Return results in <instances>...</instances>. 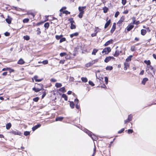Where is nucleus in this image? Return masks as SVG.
I'll list each match as a JSON object with an SVG mask.
<instances>
[{"mask_svg": "<svg viewBox=\"0 0 156 156\" xmlns=\"http://www.w3.org/2000/svg\"><path fill=\"white\" fill-rule=\"evenodd\" d=\"M35 87L33 88L32 90L35 92H38L41 90H45L43 88V85L42 84L36 83L35 84Z\"/></svg>", "mask_w": 156, "mask_h": 156, "instance_id": "obj_1", "label": "nucleus"}, {"mask_svg": "<svg viewBox=\"0 0 156 156\" xmlns=\"http://www.w3.org/2000/svg\"><path fill=\"white\" fill-rule=\"evenodd\" d=\"M82 130L87 133L92 139L93 140H94L96 138V136L95 135L89 130L85 128H83Z\"/></svg>", "mask_w": 156, "mask_h": 156, "instance_id": "obj_2", "label": "nucleus"}, {"mask_svg": "<svg viewBox=\"0 0 156 156\" xmlns=\"http://www.w3.org/2000/svg\"><path fill=\"white\" fill-rule=\"evenodd\" d=\"M111 51L110 47H107L104 48L102 51V53L104 54H108Z\"/></svg>", "mask_w": 156, "mask_h": 156, "instance_id": "obj_3", "label": "nucleus"}, {"mask_svg": "<svg viewBox=\"0 0 156 156\" xmlns=\"http://www.w3.org/2000/svg\"><path fill=\"white\" fill-rule=\"evenodd\" d=\"M133 115L132 114H130L128 116V118L124 120V124H126L127 122H130L132 120Z\"/></svg>", "mask_w": 156, "mask_h": 156, "instance_id": "obj_4", "label": "nucleus"}, {"mask_svg": "<svg viewBox=\"0 0 156 156\" xmlns=\"http://www.w3.org/2000/svg\"><path fill=\"white\" fill-rule=\"evenodd\" d=\"M12 133L13 134L15 135H19L21 136L22 134V133L19 131L17 130H12V131L10 130V133Z\"/></svg>", "mask_w": 156, "mask_h": 156, "instance_id": "obj_5", "label": "nucleus"}, {"mask_svg": "<svg viewBox=\"0 0 156 156\" xmlns=\"http://www.w3.org/2000/svg\"><path fill=\"white\" fill-rule=\"evenodd\" d=\"M112 59H115V58L113 56H109L107 57L104 60L105 62L106 63L108 62L109 61Z\"/></svg>", "mask_w": 156, "mask_h": 156, "instance_id": "obj_6", "label": "nucleus"}, {"mask_svg": "<svg viewBox=\"0 0 156 156\" xmlns=\"http://www.w3.org/2000/svg\"><path fill=\"white\" fill-rule=\"evenodd\" d=\"M41 126L40 124H38L37 125L34 126L32 128V130L33 131H34L38 128L40 127Z\"/></svg>", "mask_w": 156, "mask_h": 156, "instance_id": "obj_7", "label": "nucleus"}, {"mask_svg": "<svg viewBox=\"0 0 156 156\" xmlns=\"http://www.w3.org/2000/svg\"><path fill=\"white\" fill-rule=\"evenodd\" d=\"M147 67L148 69L151 70L153 72L154 75L155 74V69L151 65L148 66H147Z\"/></svg>", "mask_w": 156, "mask_h": 156, "instance_id": "obj_8", "label": "nucleus"}, {"mask_svg": "<svg viewBox=\"0 0 156 156\" xmlns=\"http://www.w3.org/2000/svg\"><path fill=\"white\" fill-rule=\"evenodd\" d=\"M86 8V7L83 6V7H79L78 8V9L79 11L80 12H83L84 13V11L83 10Z\"/></svg>", "mask_w": 156, "mask_h": 156, "instance_id": "obj_9", "label": "nucleus"}, {"mask_svg": "<svg viewBox=\"0 0 156 156\" xmlns=\"http://www.w3.org/2000/svg\"><path fill=\"white\" fill-rule=\"evenodd\" d=\"M83 45L82 44H78L77 46L75 48V49H80V50H82L83 49Z\"/></svg>", "mask_w": 156, "mask_h": 156, "instance_id": "obj_10", "label": "nucleus"}, {"mask_svg": "<svg viewBox=\"0 0 156 156\" xmlns=\"http://www.w3.org/2000/svg\"><path fill=\"white\" fill-rule=\"evenodd\" d=\"M25 63V62L22 58H20L18 61L17 63L18 64L22 65Z\"/></svg>", "mask_w": 156, "mask_h": 156, "instance_id": "obj_11", "label": "nucleus"}, {"mask_svg": "<svg viewBox=\"0 0 156 156\" xmlns=\"http://www.w3.org/2000/svg\"><path fill=\"white\" fill-rule=\"evenodd\" d=\"M124 70H127V68L129 67V64L128 63L125 62L124 63Z\"/></svg>", "mask_w": 156, "mask_h": 156, "instance_id": "obj_12", "label": "nucleus"}, {"mask_svg": "<svg viewBox=\"0 0 156 156\" xmlns=\"http://www.w3.org/2000/svg\"><path fill=\"white\" fill-rule=\"evenodd\" d=\"M148 80V79L147 78H144L142 81L141 82V83L143 85H145V84L146 82Z\"/></svg>", "mask_w": 156, "mask_h": 156, "instance_id": "obj_13", "label": "nucleus"}, {"mask_svg": "<svg viewBox=\"0 0 156 156\" xmlns=\"http://www.w3.org/2000/svg\"><path fill=\"white\" fill-rule=\"evenodd\" d=\"M64 119L62 117H58L55 118V120L56 121H62Z\"/></svg>", "mask_w": 156, "mask_h": 156, "instance_id": "obj_14", "label": "nucleus"}, {"mask_svg": "<svg viewBox=\"0 0 156 156\" xmlns=\"http://www.w3.org/2000/svg\"><path fill=\"white\" fill-rule=\"evenodd\" d=\"M115 28H116V23H114L113 25L112 28L111 30V31L112 33H113L114 31L115 30Z\"/></svg>", "mask_w": 156, "mask_h": 156, "instance_id": "obj_15", "label": "nucleus"}, {"mask_svg": "<svg viewBox=\"0 0 156 156\" xmlns=\"http://www.w3.org/2000/svg\"><path fill=\"white\" fill-rule=\"evenodd\" d=\"M70 102V106L72 108H74L75 105L73 102L72 101H69Z\"/></svg>", "mask_w": 156, "mask_h": 156, "instance_id": "obj_16", "label": "nucleus"}, {"mask_svg": "<svg viewBox=\"0 0 156 156\" xmlns=\"http://www.w3.org/2000/svg\"><path fill=\"white\" fill-rule=\"evenodd\" d=\"M133 57L132 55H130L128 56L127 58L126 59V61L127 62H129L131 61L132 58Z\"/></svg>", "mask_w": 156, "mask_h": 156, "instance_id": "obj_17", "label": "nucleus"}, {"mask_svg": "<svg viewBox=\"0 0 156 156\" xmlns=\"http://www.w3.org/2000/svg\"><path fill=\"white\" fill-rule=\"evenodd\" d=\"M144 62L147 65V66H149L151 64V62L150 60H145L144 61Z\"/></svg>", "mask_w": 156, "mask_h": 156, "instance_id": "obj_18", "label": "nucleus"}, {"mask_svg": "<svg viewBox=\"0 0 156 156\" xmlns=\"http://www.w3.org/2000/svg\"><path fill=\"white\" fill-rule=\"evenodd\" d=\"M113 41V40H110L109 41H107L105 44H104L105 46H107L109 44L111 43H112V41Z\"/></svg>", "mask_w": 156, "mask_h": 156, "instance_id": "obj_19", "label": "nucleus"}, {"mask_svg": "<svg viewBox=\"0 0 156 156\" xmlns=\"http://www.w3.org/2000/svg\"><path fill=\"white\" fill-rule=\"evenodd\" d=\"M62 97L64 98L65 101H67L68 100V97L65 94H63L62 95Z\"/></svg>", "mask_w": 156, "mask_h": 156, "instance_id": "obj_20", "label": "nucleus"}, {"mask_svg": "<svg viewBox=\"0 0 156 156\" xmlns=\"http://www.w3.org/2000/svg\"><path fill=\"white\" fill-rule=\"evenodd\" d=\"M63 36L62 35H61L59 36L56 35L55 37L56 39H66L65 38L62 37Z\"/></svg>", "mask_w": 156, "mask_h": 156, "instance_id": "obj_21", "label": "nucleus"}, {"mask_svg": "<svg viewBox=\"0 0 156 156\" xmlns=\"http://www.w3.org/2000/svg\"><path fill=\"white\" fill-rule=\"evenodd\" d=\"M98 49H96V48H94L93 50V51L92 52V55H95L96 54V53L98 52Z\"/></svg>", "mask_w": 156, "mask_h": 156, "instance_id": "obj_22", "label": "nucleus"}, {"mask_svg": "<svg viewBox=\"0 0 156 156\" xmlns=\"http://www.w3.org/2000/svg\"><path fill=\"white\" fill-rule=\"evenodd\" d=\"M110 23V20H109L108 21L105 25V28H107Z\"/></svg>", "mask_w": 156, "mask_h": 156, "instance_id": "obj_23", "label": "nucleus"}, {"mask_svg": "<svg viewBox=\"0 0 156 156\" xmlns=\"http://www.w3.org/2000/svg\"><path fill=\"white\" fill-rule=\"evenodd\" d=\"M81 80L82 82L84 83L87 82L88 80L86 77H82L81 78Z\"/></svg>", "mask_w": 156, "mask_h": 156, "instance_id": "obj_24", "label": "nucleus"}, {"mask_svg": "<svg viewBox=\"0 0 156 156\" xmlns=\"http://www.w3.org/2000/svg\"><path fill=\"white\" fill-rule=\"evenodd\" d=\"M120 54L119 51L117 50H116L115 52V54L114 55V56L115 57H117Z\"/></svg>", "mask_w": 156, "mask_h": 156, "instance_id": "obj_25", "label": "nucleus"}, {"mask_svg": "<svg viewBox=\"0 0 156 156\" xmlns=\"http://www.w3.org/2000/svg\"><path fill=\"white\" fill-rule=\"evenodd\" d=\"M98 79L100 83L102 84L103 83V77H98Z\"/></svg>", "mask_w": 156, "mask_h": 156, "instance_id": "obj_26", "label": "nucleus"}, {"mask_svg": "<svg viewBox=\"0 0 156 156\" xmlns=\"http://www.w3.org/2000/svg\"><path fill=\"white\" fill-rule=\"evenodd\" d=\"M62 84L61 83H56L55 84V86L57 88H59L62 87Z\"/></svg>", "mask_w": 156, "mask_h": 156, "instance_id": "obj_27", "label": "nucleus"}, {"mask_svg": "<svg viewBox=\"0 0 156 156\" xmlns=\"http://www.w3.org/2000/svg\"><path fill=\"white\" fill-rule=\"evenodd\" d=\"M59 90L61 92L64 93L66 92L65 88L64 87L61 88L59 89Z\"/></svg>", "mask_w": 156, "mask_h": 156, "instance_id": "obj_28", "label": "nucleus"}, {"mask_svg": "<svg viewBox=\"0 0 156 156\" xmlns=\"http://www.w3.org/2000/svg\"><path fill=\"white\" fill-rule=\"evenodd\" d=\"M113 69L112 66H108L106 68V69L107 70H111Z\"/></svg>", "mask_w": 156, "mask_h": 156, "instance_id": "obj_29", "label": "nucleus"}, {"mask_svg": "<svg viewBox=\"0 0 156 156\" xmlns=\"http://www.w3.org/2000/svg\"><path fill=\"white\" fill-rule=\"evenodd\" d=\"M146 33V30H145L142 29L141 30V34L143 35H144Z\"/></svg>", "mask_w": 156, "mask_h": 156, "instance_id": "obj_30", "label": "nucleus"}, {"mask_svg": "<svg viewBox=\"0 0 156 156\" xmlns=\"http://www.w3.org/2000/svg\"><path fill=\"white\" fill-rule=\"evenodd\" d=\"M78 33H76L74 34H73L71 35H70V37L72 38L73 37L75 36H78Z\"/></svg>", "mask_w": 156, "mask_h": 156, "instance_id": "obj_31", "label": "nucleus"}, {"mask_svg": "<svg viewBox=\"0 0 156 156\" xmlns=\"http://www.w3.org/2000/svg\"><path fill=\"white\" fill-rule=\"evenodd\" d=\"M30 132L28 131H25L24 133V134L25 136L29 135L30 134Z\"/></svg>", "mask_w": 156, "mask_h": 156, "instance_id": "obj_32", "label": "nucleus"}, {"mask_svg": "<svg viewBox=\"0 0 156 156\" xmlns=\"http://www.w3.org/2000/svg\"><path fill=\"white\" fill-rule=\"evenodd\" d=\"M133 25H130L127 27V30L128 31H130L131 30L133 27Z\"/></svg>", "mask_w": 156, "mask_h": 156, "instance_id": "obj_33", "label": "nucleus"}, {"mask_svg": "<svg viewBox=\"0 0 156 156\" xmlns=\"http://www.w3.org/2000/svg\"><path fill=\"white\" fill-rule=\"evenodd\" d=\"M103 9L104 12L105 13H106L108 10V8L106 7H105L103 8Z\"/></svg>", "mask_w": 156, "mask_h": 156, "instance_id": "obj_34", "label": "nucleus"}, {"mask_svg": "<svg viewBox=\"0 0 156 156\" xmlns=\"http://www.w3.org/2000/svg\"><path fill=\"white\" fill-rule=\"evenodd\" d=\"M105 82L106 84H107L108 83V78L107 76H105Z\"/></svg>", "mask_w": 156, "mask_h": 156, "instance_id": "obj_35", "label": "nucleus"}, {"mask_svg": "<svg viewBox=\"0 0 156 156\" xmlns=\"http://www.w3.org/2000/svg\"><path fill=\"white\" fill-rule=\"evenodd\" d=\"M135 46L133 45L131 47L130 50L132 51H135Z\"/></svg>", "mask_w": 156, "mask_h": 156, "instance_id": "obj_36", "label": "nucleus"}, {"mask_svg": "<svg viewBox=\"0 0 156 156\" xmlns=\"http://www.w3.org/2000/svg\"><path fill=\"white\" fill-rule=\"evenodd\" d=\"M39 100V98L38 97H35L33 99V101L36 102H37Z\"/></svg>", "mask_w": 156, "mask_h": 156, "instance_id": "obj_37", "label": "nucleus"}, {"mask_svg": "<svg viewBox=\"0 0 156 156\" xmlns=\"http://www.w3.org/2000/svg\"><path fill=\"white\" fill-rule=\"evenodd\" d=\"M70 28L71 29H74L76 28V26L73 23H71Z\"/></svg>", "mask_w": 156, "mask_h": 156, "instance_id": "obj_38", "label": "nucleus"}, {"mask_svg": "<svg viewBox=\"0 0 156 156\" xmlns=\"http://www.w3.org/2000/svg\"><path fill=\"white\" fill-rule=\"evenodd\" d=\"M66 55V52H62L60 53V55L61 57H63L65 55Z\"/></svg>", "mask_w": 156, "mask_h": 156, "instance_id": "obj_39", "label": "nucleus"}, {"mask_svg": "<svg viewBox=\"0 0 156 156\" xmlns=\"http://www.w3.org/2000/svg\"><path fill=\"white\" fill-rule=\"evenodd\" d=\"M92 63L91 62H90L89 63H87L86 65V66L87 67H88L92 65Z\"/></svg>", "mask_w": 156, "mask_h": 156, "instance_id": "obj_40", "label": "nucleus"}, {"mask_svg": "<svg viewBox=\"0 0 156 156\" xmlns=\"http://www.w3.org/2000/svg\"><path fill=\"white\" fill-rule=\"evenodd\" d=\"M6 129H10V122L6 124Z\"/></svg>", "mask_w": 156, "mask_h": 156, "instance_id": "obj_41", "label": "nucleus"}, {"mask_svg": "<svg viewBox=\"0 0 156 156\" xmlns=\"http://www.w3.org/2000/svg\"><path fill=\"white\" fill-rule=\"evenodd\" d=\"M88 83L89 84L91 85L92 86H94V83L91 81H89Z\"/></svg>", "mask_w": 156, "mask_h": 156, "instance_id": "obj_42", "label": "nucleus"}, {"mask_svg": "<svg viewBox=\"0 0 156 156\" xmlns=\"http://www.w3.org/2000/svg\"><path fill=\"white\" fill-rule=\"evenodd\" d=\"M83 13H83V12H80L78 16L80 18H81L82 17Z\"/></svg>", "mask_w": 156, "mask_h": 156, "instance_id": "obj_43", "label": "nucleus"}, {"mask_svg": "<svg viewBox=\"0 0 156 156\" xmlns=\"http://www.w3.org/2000/svg\"><path fill=\"white\" fill-rule=\"evenodd\" d=\"M49 26V24L48 23H45L44 27H45L48 28Z\"/></svg>", "mask_w": 156, "mask_h": 156, "instance_id": "obj_44", "label": "nucleus"}, {"mask_svg": "<svg viewBox=\"0 0 156 156\" xmlns=\"http://www.w3.org/2000/svg\"><path fill=\"white\" fill-rule=\"evenodd\" d=\"M124 128H122L120 130L118 131V133L120 134L122 133L124 130Z\"/></svg>", "mask_w": 156, "mask_h": 156, "instance_id": "obj_45", "label": "nucleus"}, {"mask_svg": "<svg viewBox=\"0 0 156 156\" xmlns=\"http://www.w3.org/2000/svg\"><path fill=\"white\" fill-rule=\"evenodd\" d=\"M42 63L44 65H46L48 64V61L47 60H45L42 61Z\"/></svg>", "mask_w": 156, "mask_h": 156, "instance_id": "obj_46", "label": "nucleus"}, {"mask_svg": "<svg viewBox=\"0 0 156 156\" xmlns=\"http://www.w3.org/2000/svg\"><path fill=\"white\" fill-rule=\"evenodd\" d=\"M74 102H75L76 104H78L79 103V100L77 98H76L74 100Z\"/></svg>", "mask_w": 156, "mask_h": 156, "instance_id": "obj_47", "label": "nucleus"}, {"mask_svg": "<svg viewBox=\"0 0 156 156\" xmlns=\"http://www.w3.org/2000/svg\"><path fill=\"white\" fill-rule=\"evenodd\" d=\"M133 130L132 129H129L128 130V133L129 134L132 133H133Z\"/></svg>", "mask_w": 156, "mask_h": 156, "instance_id": "obj_48", "label": "nucleus"}, {"mask_svg": "<svg viewBox=\"0 0 156 156\" xmlns=\"http://www.w3.org/2000/svg\"><path fill=\"white\" fill-rule=\"evenodd\" d=\"M29 21L28 19H25L23 20V22L24 23H27Z\"/></svg>", "mask_w": 156, "mask_h": 156, "instance_id": "obj_49", "label": "nucleus"}, {"mask_svg": "<svg viewBox=\"0 0 156 156\" xmlns=\"http://www.w3.org/2000/svg\"><path fill=\"white\" fill-rule=\"evenodd\" d=\"M6 70H7L10 71V67H7L6 68H4L2 69V71H4Z\"/></svg>", "mask_w": 156, "mask_h": 156, "instance_id": "obj_50", "label": "nucleus"}, {"mask_svg": "<svg viewBox=\"0 0 156 156\" xmlns=\"http://www.w3.org/2000/svg\"><path fill=\"white\" fill-rule=\"evenodd\" d=\"M124 17H122L119 20V23H121L124 21Z\"/></svg>", "mask_w": 156, "mask_h": 156, "instance_id": "obj_51", "label": "nucleus"}, {"mask_svg": "<svg viewBox=\"0 0 156 156\" xmlns=\"http://www.w3.org/2000/svg\"><path fill=\"white\" fill-rule=\"evenodd\" d=\"M46 92L44 91L43 92V94L42 95V98H44V97L46 96Z\"/></svg>", "mask_w": 156, "mask_h": 156, "instance_id": "obj_52", "label": "nucleus"}, {"mask_svg": "<svg viewBox=\"0 0 156 156\" xmlns=\"http://www.w3.org/2000/svg\"><path fill=\"white\" fill-rule=\"evenodd\" d=\"M37 34H40L41 33V31H40V29L39 28H38L37 30Z\"/></svg>", "mask_w": 156, "mask_h": 156, "instance_id": "obj_53", "label": "nucleus"}, {"mask_svg": "<svg viewBox=\"0 0 156 156\" xmlns=\"http://www.w3.org/2000/svg\"><path fill=\"white\" fill-rule=\"evenodd\" d=\"M4 35L6 36H9L10 35V33L9 32H6L4 33Z\"/></svg>", "mask_w": 156, "mask_h": 156, "instance_id": "obj_54", "label": "nucleus"}, {"mask_svg": "<svg viewBox=\"0 0 156 156\" xmlns=\"http://www.w3.org/2000/svg\"><path fill=\"white\" fill-rule=\"evenodd\" d=\"M98 61V60L97 59H95L94 60V61H92L91 62V63H92V64H94L95 62H97Z\"/></svg>", "mask_w": 156, "mask_h": 156, "instance_id": "obj_55", "label": "nucleus"}, {"mask_svg": "<svg viewBox=\"0 0 156 156\" xmlns=\"http://www.w3.org/2000/svg\"><path fill=\"white\" fill-rule=\"evenodd\" d=\"M119 12H116L115 14V17H117L119 15Z\"/></svg>", "mask_w": 156, "mask_h": 156, "instance_id": "obj_56", "label": "nucleus"}, {"mask_svg": "<svg viewBox=\"0 0 156 156\" xmlns=\"http://www.w3.org/2000/svg\"><path fill=\"white\" fill-rule=\"evenodd\" d=\"M69 20L70 21L71 23H74V21L73 20V19L72 18L69 19Z\"/></svg>", "mask_w": 156, "mask_h": 156, "instance_id": "obj_57", "label": "nucleus"}, {"mask_svg": "<svg viewBox=\"0 0 156 156\" xmlns=\"http://www.w3.org/2000/svg\"><path fill=\"white\" fill-rule=\"evenodd\" d=\"M126 2V0H122V3L123 5H125Z\"/></svg>", "mask_w": 156, "mask_h": 156, "instance_id": "obj_58", "label": "nucleus"}, {"mask_svg": "<svg viewBox=\"0 0 156 156\" xmlns=\"http://www.w3.org/2000/svg\"><path fill=\"white\" fill-rule=\"evenodd\" d=\"M23 38H24V39H30V37L29 36H27V35L26 36H24L23 37Z\"/></svg>", "mask_w": 156, "mask_h": 156, "instance_id": "obj_59", "label": "nucleus"}, {"mask_svg": "<svg viewBox=\"0 0 156 156\" xmlns=\"http://www.w3.org/2000/svg\"><path fill=\"white\" fill-rule=\"evenodd\" d=\"M63 13H65L66 14H69L70 13V12H69L68 11H66V10L64 11L63 12Z\"/></svg>", "mask_w": 156, "mask_h": 156, "instance_id": "obj_60", "label": "nucleus"}, {"mask_svg": "<svg viewBox=\"0 0 156 156\" xmlns=\"http://www.w3.org/2000/svg\"><path fill=\"white\" fill-rule=\"evenodd\" d=\"M101 88H106V86L105 85V83H103V85H101Z\"/></svg>", "mask_w": 156, "mask_h": 156, "instance_id": "obj_61", "label": "nucleus"}, {"mask_svg": "<svg viewBox=\"0 0 156 156\" xmlns=\"http://www.w3.org/2000/svg\"><path fill=\"white\" fill-rule=\"evenodd\" d=\"M38 76H35L34 77V79L35 80L36 82L37 80L38 79Z\"/></svg>", "mask_w": 156, "mask_h": 156, "instance_id": "obj_62", "label": "nucleus"}, {"mask_svg": "<svg viewBox=\"0 0 156 156\" xmlns=\"http://www.w3.org/2000/svg\"><path fill=\"white\" fill-rule=\"evenodd\" d=\"M51 80L52 82H55L56 81V80L54 78H51Z\"/></svg>", "mask_w": 156, "mask_h": 156, "instance_id": "obj_63", "label": "nucleus"}, {"mask_svg": "<svg viewBox=\"0 0 156 156\" xmlns=\"http://www.w3.org/2000/svg\"><path fill=\"white\" fill-rule=\"evenodd\" d=\"M76 108L77 109H79L80 108V105L78 104H76Z\"/></svg>", "mask_w": 156, "mask_h": 156, "instance_id": "obj_64", "label": "nucleus"}]
</instances>
